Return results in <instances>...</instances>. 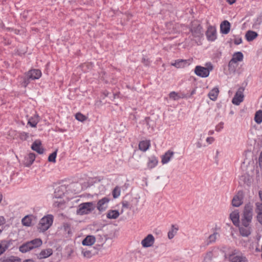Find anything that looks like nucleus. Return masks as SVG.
I'll return each instance as SVG.
<instances>
[{"label": "nucleus", "instance_id": "nucleus-1", "mask_svg": "<svg viewBox=\"0 0 262 262\" xmlns=\"http://www.w3.org/2000/svg\"><path fill=\"white\" fill-rule=\"evenodd\" d=\"M53 222V216L49 214L43 216L40 221L38 225V229L39 232H45L47 231L52 225Z\"/></svg>", "mask_w": 262, "mask_h": 262}, {"label": "nucleus", "instance_id": "nucleus-2", "mask_svg": "<svg viewBox=\"0 0 262 262\" xmlns=\"http://www.w3.org/2000/svg\"><path fill=\"white\" fill-rule=\"evenodd\" d=\"M95 206L93 202H85L80 204L76 213L79 215L87 214L94 210Z\"/></svg>", "mask_w": 262, "mask_h": 262}, {"label": "nucleus", "instance_id": "nucleus-3", "mask_svg": "<svg viewBox=\"0 0 262 262\" xmlns=\"http://www.w3.org/2000/svg\"><path fill=\"white\" fill-rule=\"evenodd\" d=\"M252 207L250 204H247L244 208L242 218V224H250L252 218Z\"/></svg>", "mask_w": 262, "mask_h": 262}, {"label": "nucleus", "instance_id": "nucleus-4", "mask_svg": "<svg viewBox=\"0 0 262 262\" xmlns=\"http://www.w3.org/2000/svg\"><path fill=\"white\" fill-rule=\"evenodd\" d=\"M213 69L212 66L209 64L207 68L201 66H196L194 72L198 75L202 77H207L209 75V72Z\"/></svg>", "mask_w": 262, "mask_h": 262}, {"label": "nucleus", "instance_id": "nucleus-5", "mask_svg": "<svg viewBox=\"0 0 262 262\" xmlns=\"http://www.w3.org/2000/svg\"><path fill=\"white\" fill-rule=\"evenodd\" d=\"M26 73L31 81L39 79L42 76V72L40 70L37 69H31Z\"/></svg>", "mask_w": 262, "mask_h": 262}, {"label": "nucleus", "instance_id": "nucleus-6", "mask_svg": "<svg viewBox=\"0 0 262 262\" xmlns=\"http://www.w3.org/2000/svg\"><path fill=\"white\" fill-rule=\"evenodd\" d=\"M244 88H240L236 92L234 97L232 99V103L236 105H239V103L243 101L244 98Z\"/></svg>", "mask_w": 262, "mask_h": 262}, {"label": "nucleus", "instance_id": "nucleus-7", "mask_svg": "<svg viewBox=\"0 0 262 262\" xmlns=\"http://www.w3.org/2000/svg\"><path fill=\"white\" fill-rule=\"evenodd\" d=\"M14 242V241L12 239L2 240L0 243V255L3 254Z\"/></svg>", "mask_w": 262, "mask_h": 262}, {"label": "nucleus", "instance_id": "nucleus-8", "mask_svg": "<svg viewBox=\"0 0 262 262\" xmlns=\"http://www.w3.org/2000/svg\"><path fill=\"white\" fill-rule=\"evenodd\" d=\"M259 195L260 199V202L256 204L257 213V217L259 223L262 225V191L259 192Z\"/></svg>", "mask_w": 262, "mask_h": 262}, {"label": "nucleus", "instance_id": "nucleus-9", "mask_svg": "<svg viewBox=\"0 0 262 262\" xmlns=\"http://www.w3.org/2000/svg\"><path fill=\"white\" fill-rule=\"evenodd\" d=\"M207 37L209 40L214 41L216 38V31L214 27L210 26L206 32Z\"/></svg>", "mask_w": 262, "mask_h": 262}, {"label": "nucleus", "instance_id": "nucleus-10", "mask_svg": "<svg viewBox=\"0 0 262 262\" xmlns=\"http://www.w3.org/2000/svg\"><path fill=\"white\" fill-rule=\"evenodd\" d=\"M66 190V187L63 185L57 187L53 194V198L61 199L64 195Z\"/></svg>", "mask_w": 262, "mask_h": 262}, {"label": "nucleus", "instance_id": "nucleus-11", "mask_svg": "<svg viewBox=\"0 0 262 262\" xmlns=\"http://www.w3.org/2000/svg\"><path fill=\"white\" fill-rule=\"evenodd\" d=\"M244 193L243 191H238L237 194L232 199V205L234 207H238L243 203Z\"/></svg>", "mask_w": 262, "mask_h": 262}, {"label": "nucleus", "instance_id": "nucleus-12", "mask_svg": "<svg viewBox=\"0 0 262 262\" xmlns=\"http://www.w3.org/2000/svg\"><path fill=\"white\" fill-rule=\"evenodd\" d=\"M31 149L37 152L38 154H42L44 152L45 149L41 147V142L40 140H35L31 145Z\"/></svg>", "mask_w": 262, "mask_h": 262}, {"label": "nucleus", "instance_id": "nucleus-13", "mask_svg": "<svg viewBox=\"0 0 262 262\" xmlns=\"http://www.w3.org/2000/svg\"><path fill=\"white\" fill-rule=\"evenodd\" d=\"M36 158V155L34 153H29L24 158V164L25 166L29 167L33 163Z\"/></svg>", "mask_w": 262, "mask_h": 262}, {"label": "nucleus", "instance_id": "nucleus-14", "mask_svg": "<svg viewBox=\"0 0 262 262\" xmlns=\"http://www.w3.org/2000/svg\"><path fill=\"white\" fill-rule=\"evenodd\" d=\"M250 224H242L239 228L241 234L243 236H248L251 233V228Z\"/></svg>", "mask_w": 262, "mask_h": 262}, {"label": "nucleus", "instance_id": "nucleus-15", "mask_svg": "<svg viewBox=\"0 0 262 262\" xmlns=\"http://www.w3.org/2000/svg\"><path fill=\"white\" fill-rule=\"evenodd\" d=\"M31 80L29 78L28 75L25 73L24 75L19 76V82L21 87L26 88L31 82Z\"/></svg>", "mask_w": 262, "mask_h": 262}, {"label": "nucleus", "instance_id": "nucleus-16", "mask_svg": "<svg viewBox=\"0 0 262 262\" xmlns=\"http://www.w3.org/2000/svg\"><path fill=\"white\" fill-rule=\"evenodd\" d=\"M229 258L231 262H247L245 256L242 255H237L235 253L230 254Z\"/></svg>", "mask_w": 262, "mask_h": 262}, {"label": "nucleus", "instance_id": "nucleus-17", "mask_svg": "<svg viewBox=\"0 0 262 262\" xmlns=\"http://www.w3.org/2000/svg\"><path fill=\"white\" fill-rule=\"evenodd\" d=\"M155 238L151 234H148L143 240L142 241V245L144 247H150L154 244Z\"/></svg>", "mask_w": 262, "mask_h": 262}, {"label": "nucleus", "instance_id": "nucleus-18", "mask_svg": "<svg viewBox=\"0 0 262 262\" xmlns=\"http://www.w3.org/2000/svg\"><path fill=\"white\" fill-rule=\"evenodd\" d=\"M220 29L222 33L228 34L230 29V24L227 20H224L220 25Z\"/></svg>", "mask_w": 262, "mask_h": 262}, {"label": "nucleus", "instance_id": "nucleus-19", "mask_svg": "<svg viewBox=\"0 0 262 262\" xmlns=\"http://www.w3.org/2000/svg\"><path fill=\"white\" fill-rule=\"evenodd\" d=\"M39 121V117L38 114H36L29 118L27 124L32 127H35Z\"/></svg>", "mask_w": 262, "mask_h": 262}, {"label": "nucleus", "instance_id": "nucleus-20", "mask_svg": "<svg viewBox=\"0 0 262 262\" xmlns=\"http://www.w3.org/2000/svg\"><path fill=\"white\" fill-rule=\"evenodd\" d=\"M193 27L191 28L190 31L192 35L194 37H199L202 34V28L200 24H196L195 25H193Z\"/></svg>", "mask_w": 262, "mask_h": 262}, {"label": "nucleus", "instance_id": "nucleus-21", "mask_svg": "<svg viewBox=\"0 0 262 262\" xmlns=\"http://www.w3.org/2000/svg\"><path fill=\"white\" fill-rule=\"evenodd\" d=\"M34 216L32 214L27 215L21 220V223L23 226L30 227L32 226V222Z\"/></svg>", "mask_w": 262, "mask_h": 262}, {"label": "nucleus", "instance_id": "nucleus-22", "mask_svg": "<svg viewBox=\"0 0 262 262\" xmlns=\"http://www.w3.org/2000/svg\"><path fill=\"white\" fill-rule=\"evenodd\" d=\"M53 254V250L51 248L42 250L37 255L39 259L46 258Z\"/></svg>", "mask_w": 262, "mask_h": 262}, {"label": "nucleus", "instance_id": "nucleus-23", "mask_svg": "<svg viewBox=\"0 0 262 262\" xmlns=\"http://www.w3.org/2000/svg\"><path fill=\"white\" fill-rule=\"evenodd\" d=\"M96 241L95 237L93 235H88L82 241V244L83 246H91L94 244Z\"/></svg>", "mask_w": 262, "mask_h": 262}, {"label": "nucleus", "instance_id": "nucleus-24", "mask_svg": "<svg viewBox=\"0 0 262 262\" xmlns=\"http://www.w3.org/2000/svg\"><path fill=\"white\" fill-rule=\"evenodd\" d=\"M0 262H21V258L14 256L3 257L0 258Z\"/></svg>", "mask_w": 262, "mask_h": 262}, {"label": "nucleus", "instance_id": "nucleus-25", "mask_svg": "<svg viewBox=\"0 0 262 262\" xmlns=\"http://www.w3.org/2000/svg\"><path fill=\"white\" fill-rule=\"evenodd\" d=\"M243 54L240 52H237L233 55L232 58L229 62V66H230L232 63H236L237 61H241L243 60Z\"/></svg>", "mask_w": 262, "mask_h": 262}, {"label": "nucleus", "instance_id": "nucleus-26", "mask_svg": "<svg viewBox=\"0 0 262 262\" xmlns=\"http://www.w3.org/2000/svg\"><path fill=\"white\" fill-rule=\"evenodd\" d=\"M28 242L30 246L32 247V249L40 247L42 244V240L39 238H35Z\"/></svg>", "mask_w": 262, "mask_h": 262}, {"label": "nucleus", "instance_id": "nucleus-27", "mask_svg": "<svg viewBox=\"0 0 262 262\" xmlns=\"http://www.w3.org/2000/svg\"><path fill=\"white\" fill-rule=\"evenodd\" d=\"M62 228H63L64 234H67L66 237H70L72 234V232L71 228V225L69 223H63Z\"/></svg>", "mask_w": 262, "mask_h": 262}, {"label": "nucleus", "instance_id": "nucleus-28", "mask_svg": "<svg viewBox=\"0 0 262 262\" xmlns=\"http://www.w3.org/2000/svg\"><path fill=\"white\" fill-rule=\"evenodd\" d=\"M31 250H32V247L30 246L28 241L24 243L19 247V251L23 253H25Z\"/></svg>", "mask_w": 262, "mask_h": 262}, {"label": "nucleus", "instance_id": "nucleus-29", "mask_svg": "<svg viewBox=\"0 0 262 262\" xmlns=\"http://www.w3.org/2000/svg\"><path fill=\"white\" fill-rule=\"evenodd\" d=\"M230 219L234 225H239V213L237 211H233L230 214Z\"/></svg>", "mask_w": 262, "mask_h": 262}, {"label": "nucleus", "instance_id": "nucleus-30", "mask_svg": "<svg viewBox=\"0 0 262 262\" xmlns=\"http://www.w3.org/2000/svg\"><path fill=\"white\" fill-rule=\"evenodd\" d=\"M258 36L257 33L256 32L253 31H248L245 35L246 39L248 41H251L254 40Z\"/></svg>", "mask_w": 262, "mask_h": 262}, {"label": "nucleus", "instance_id": "nucleus-31", "mask_svg": "<svg viewBox=\"0 0 262 262\" xmlns=\"http://www.w3.org/2000/svg\"><path fill=\"white\" fill-rule=\"evenodd\" d=\"M120 213L118 210H110L107 213L106 216L110 219H116L119 216Z\"/></svg>", "mask_w": 262, "mask_h": 262}, {"label": "nucleus", "instance_id": "nucleus-32", "mask_svg": "<svg viewBox=\"0 0 262 262\" xmlns=\"http://www.w3.org/2000/svg\"><path fill=\"white\" fill-rule=\"evenodd\" d=\"M173 155V152L172 151H168L163 156L162 158V163L163 164H166L169 161L171 157Z\"/></svg>", "mask_w": 262, "mask_h": 262}, {"label": "nucleus", "instance_id": "nucleus-33", "mask_svg": "<svg viewBox=\"0 0 262 262\" xmlns=\"http://www.w3.org/2000/svg\"><path fill=\"white\" fill-rule=\"evenodd\" d=\"M219 93V90L218 88H214L209 93L208 96L209 97L210 99L212 100H215L218 96Z\"/></svg>", "mask_w": 262, "mask_h": 262}, {"label": "nucleus", "instance_id": "nucleus-34", "mask_svg": "<svg viewBox=\"0 0 262 262\" xmlns=\"http://www.w3.org/2000/svg\"><path fill=\"white\" fill-rule=\"evenodd\" d=\"M149 145V141H143L140 142L139 144V148L140 150L145 151L148 148Z\"/></svg>", "mask_w": 262, "mask_h": 262}, {"label": "nucleus", "instance_id": "nucleus-35", "mask_svg": "<svg viewBox=\"0 0 262 262\" xmlns=\"http://www.w3.org/2000/svg\"><path fill=\"white\" fill-rule=\"evenodd\" d=\"M18 137L21 141H26L29 138V133L25 132H19L18 133Z\"/></svg>", "mask_w": 262, "mask_h": 262}, {"label": "nucleus", "instance_id": "nucleus-36", "mask_svg": "<svg viewBox=\"0 0 262 262\" xmlns=\"http://www.w3.org/2000/svg\"><path fill=\"white\" fill-rule=\"evenodd\" d=\"M57 154V149H56L55 151H53L52 153L50 154L48 159V161L50 162L55 163Z\"/></svg>", "mask_w": 262, "mask_h": 262}, {"label": "nucleus", "instance_id": "nucleus-37", "mask_svg": "<svg viewBox=\"0 0 262 262\" xmlns=\"http://www.w3.org/2000/svg\"><path fill=\"white\" fill-rule=\"evenodd\" d=\"M254 119L257 123H260L262 122V111L259 110L256 113Z\"/></svg>", "mask_w": 262, "mask_h": 262}, {"label": "nucleus", "instance_id": "nucleus-38", "mask_svg": "<svg viewBox=\"0 0 262 262\" xmlns=\"http://www.w3.org/2000/svg\"><path fill=\"white\" fill-rule=\"evenodd\" d=\"M204 262H213V253L209 251L207 252L204 257Z\"/></svg>", "mask_w": 262, "mask_h": 262}, {"label": "nucleus", "instance_id": "nucleus-39", "mask_svg": "<svg viewBox=\"0 0 262 262\" xmlns=\"http://www.w3.org/2000/svg\"><path fill=\"white\" fill-rule=\"evenodd\" d=\"M83 256L84 257H86L88 258L91 257L93 255L98 253L97 250H96V251L93 252L92 250H86L82 252Z\"/></svg>", "mask_w": 262, "mask_h": 262}, {"label": "nucleus", "instance_id": "nucleus-40", "mask_svg": "<svg viewBox=\"0 0 262 262\" xmlns=\"http://www.w3.org/2000/svg\"><path fill=\"white\" fill-rule=\"evenodd\" d=\"M75 119L78 121L83 122L85 121L86 119L85 116L83 115L81 113H77L75 115Z\"/></svg>", "mask_w": 262, "mask_h": 262}, {"label": "nucleus", "instance_id": "nucleus-41", "mask_svg": "<svg viewBox=\"0 0 262 262\" xmlns=\"http://www.w3.org/2000/svg\"><path fill=\"white\" fill-rule=\"evenodd\" d=\"M65 204L66 202L64 200H61L60 201H54L53 205L55 207L62 208Z\"/></svg>", "mask_w": 262, "mask_h": 262}, {"label": "nucleus", "instance_id": "nucleus-42", "mask_svg": "<svg viewBox=\"0 0 262 262\" xmlns=\"http://www.w3.org/2000/svg\"><path fill=\"white\" fill-rule=\"evenodd\" d=\"M120 194V190L118 186H116L113 191V195L114 198H118Z\"/></svg>", "mask_w": 262, "mask_h": 262}, {"label": "nucleus", "instance_id": "nucleus-43", "mask_svg": "<svg viewBox=\"0 0 262 262\" xmlns=\"http://www.w3.org/2000/svg\"><path fill=\"white\" fill-rule=\"evenodd\" d=\"M157 163H158V161L156 159L153 158L150 160L148 164V166L150 168H151L155 167L157 165Z\"/></svg>", "mask_w": 262, "mask_h": 262}, {"label": "nucleus", "instance_id": "nucleus-44", "mask_svg": "<svg viewBox=\"0 0 262 262\" xmlns=\"http://www.w3.org/2000/svg\"><path fill=\"white\" fill-rule=\"evenodd\" d=\"M186 60H183V59L178 60H176L175 61V62L172 63L171 64V66H174V67H177V68H179L181 67L180 63L182 62H186Z\"/></svg>", "mask_w": 262, "mask_h": 262}, {"label": "nucleus", "instance_id": "nucleus-45", "mask_svg": "<svg viewBox=\"0 0 262 262\" xmlns=\"http://www.w3.org/2000/svg\"><path fill=\"white\" fill-rule=\"evenodd\" d=\"M216 233H214V234L210 235L208 237V242L207 243V244H209L212 242H214L216 240Z\"/></svg>", "mask_w": 262, "mask_h": 262}, {"label": "nucleus", "instance_id": "nucleus-46", "mask_svg": "<svg viewBox=\"0 0 262 262\" xmlns=\"http://www.w3.org/2000/svg\"><path fill=\"white\" fill-rule=\"evenodd\" d=\"M26 52V50L17 49L15 51V54L19 56H22L24 55Z\"/></svg>", "mask_w": 262, "mask_h": 262}, {"label": "nucleus", "instance_id": "nucleus-47", "mask_svg": "<svg viewBox=\"0 0 262 262\" xmlns=\"http://www.w3.org/2000/svg\"><path fill=\"white\" fill-rule=\"evenodd\" d=\"M109 201L108 199L104 198L101 200H99V210H100V206L104 204L105 203H108Z\"/></svg>", "mask_w": 262, "mask_h": 262}, {"label": "nucleus", "instance_id": "nucleus-48", "mask_svg": "<svg viewBox=\"0 0 262 262\" xmlns=\"http://www.w3.org/2000/svg\"><path fill=\"white\" fill-rule=\"evenodd\" d=\"M177 230L178 229L177 228L173 229H172V230L171 231H169L168 232V236L169 238L171 239L174 236V234H173V232L174 231V230H176L175 231V232H176Z\"/></svg>", "mask_w": 262, "mask_h": 262}, {"label": "nucleus", "instance_id": "nucleus-49", "mask_svg": "<svg viewBox=\"0 0 262 262\" xmlns=\"http://www.w3.org/2000/svg\"><path fill=\"white\" fill-rule=\"evenodd\" d=\"M169 97H170V98H172L174 100H176V99H177V98L178 97V95H177V93L173 92H171L170 93Z\"/></svg>", "mask_w": 262, "mask_h": 262}, {"label": "nucleus", "instance_id": "nucleus-50", "mask_svg": "<svg viewBox=\"0 0 262 262\" xmlns=\"http://www.w3.org/2000/svg\"><path fill=\"white\" fill-rule=\"evenodd\" d=\"M5 219L4 216H0V226L4 225L5 223Z\"/></svg>", "mask_w": 262, "mask_h": 262}, {"label": "nucleus", "instance_id": "nucleus-51", "mask_svg": "<svg viewBox=\"0 0 262 262\" xmlns=\"http://www.w3.org/2000/svg\"><path fill=\"white\" fill-rule=\"evenodd\" d=\"M258 161H259V166L261 167H262V151L260 152V156L259 157V159H258Z\"/></svg>", "mask_w": 262, "mask_h": 262}, {"label": "nucleus", "instance_id": "nucleus-52", "mask_svg": "<svg viewBox=\"0 0 262 262\" xmlns=\"http://www.w3.org/2000/svg\"><path fill=\"white\" fill-rule=\"evenodd\" d=\"M234 43L236 44V45H239L241 43H242V38H237V39H235L234 40Z\"/></svg>", "mask_w": 262, "mask_h": 262}, {"label": "nucleus", "instance_id": "nucleus-53", "mask_svg": "<svg viewBox=\"0 0 262 262\" xmlns=\"http://www.w3.org/2000/svg\"><path fill=\"white\" fill-rule=\"evenodd\" d=\"M122 206L124 208H127L128 206V204L127 202H122Z\"/></svg>", "mask_w": 262, "mask_h": 262}, {"label": "nucleus", "instance_id": "nucleus-54", "mask_svg": "<svg viewBox=\"0 0 262 262\" xmlns=\"http://www.w3.org/2000/svg\"><path fill=\"white\" fill-rule=\"evenodd\" d=\"M108 93V92L107 91H104V92H102V94L104 96V97H107Z\"/></svg>", "mask_w": 262, "mask_h": 262}, {"label": "nucleus", "instance_id": "nucleus-55", "mask_svg": "<svg viewBox=\"0 0 262 262\" xmlns=\"http://www.w3.org/2000/svg\"><path fill=\"white\" fill-rule=\"evenodd\" d=\"M66 130L65 129L60 128H58V130H57L58 132H60V133H63V132H66Z\"/></svg>", "mask_w": 262, "mask_h": 262}, {"label": "nucleus", "instance_id": "nucleus-56", "mask_svg": "<svg viewBox=\"0 0 262 262\" xmlns=\"http://www.w3.org/2000/svg\"><path fill=\"white\" fill-rule=\"evenodd\" d=\"M23 262H34L32 259H27L23 261Z\"/></svg>", "mask_w": 262, "mask_h": 262}, {"label": "nucleus", "instance_id": "nucleus-57", "mask_svg": "<svg viewBox=\"0 0 262 262\" xmlns=\"http://www.w3.org/2000/svg\"><path fill=\"white\" fill-rule=\"evenodd\" d=\"M227 1L230 4H233L235 2L236 0H228Z\"/></svg>", "mask_w": 262, "mask_h": 262}, {"label": "nucleus", "instance_id": "nucleus-58", "mask_svg": "<svg viewBox=\"0 0 262 262\" xmlns=\"http://www.w3.org/2000/svg\"><path fill=\"white\" fill-rule=\"evenodd\" d=\"M142 62L144 63H145L146 62H148V60L147 59L146 60L145 58H143L142 59Z\"/></svg>", "mask_w": 262, "mask_h": 262}, {"label": "nucleus", "instance_id": "nucleus-59", "mask_svg": "<svg viewBox=\"0 0 262 262\" xmlns=\"http://www.w3.org/2000/svg\"><path fill=\"white\" fill-rule=\"evenodd\" d=\"M7 30L9 31H12L13 30V28H7Z\"/></svg>", "mask_w": 262, "mask_h": 262}, {"label": "nucleus", "instance_id": "nucleus-60", "mask_svg": "<svg viewBox=\"0 0 262 262\" xmlns=\"http://www.w3.org/2000/svg\"><path fill=\"white\" fill-rule=\"evenodd\" d=\"M2 199H3V195H2V194L0 192V203L2 202Z\"/></svg>", "mask_w": 262, "mask_h": 262}, {"label": "nucleus", "instance_id": "nucleus-61", "mask_svg": "<svg viewBox=\"0 0 262 262\" xmlns=\"http://www.w3.org/2000/svg\"><path fill=\"white\" fill-rule=\"evenodd\" d=\"M15 31V33L16 34H18L19 33V30H14Z\"/></svg>", "mask_w": 262, "mask_h": 262}, {"label": "nucleus", "instance_id": "nucleus-62", "mask_svg": "<svg viewBox=\"0 0 262 262\" xmlns=\"http://www.w3.org/2000/svg\"><path fill=\"white\" fill-rule=\"evenodd\" d=\"M96 207H97V208L98 209V203H97V204Z\"/></svg>", "mask_w": 262, "mask_h": 262}, {"label": "nucleus", "instance_id": "nucleus-63", "mask_svg": "<svg viewBox=\"0 0 262 262\" xmlns=\"http://www.w3.org/2000/svg\"><path fill=\"white\" fill-rule=\"evenodd\" d=\"M210 139L208 138H207V141H210Z\"/></svg>", "mask_w": 262, "mask_h": 262}, {"label": "nucleus", "instance_id": "nucleus-64", "mask_svg": "<svg viewBox=\"0 0 262 262\" xmlns=\"http://www.w3.org/2000/svg\"><path fill=\"white\" fill-rule=\"evenodd\" d=\"M210 139L208 138H207V141H210Z\"/></svg>", "mask_w": 262, "mask_h": 262}]
</instances>
